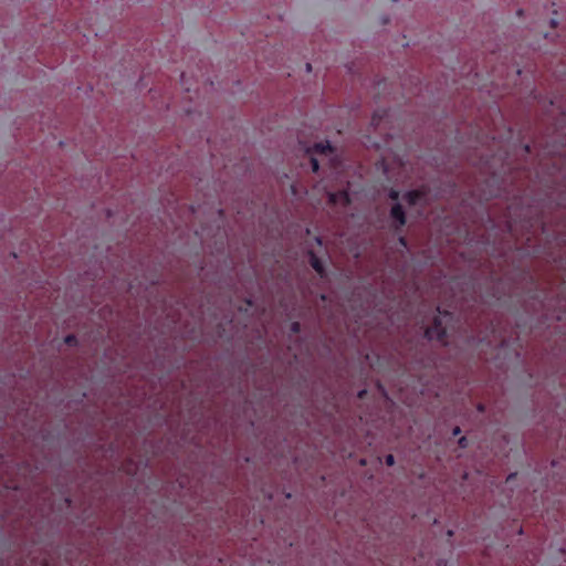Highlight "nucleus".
Instances as JSON below:
<instances>
[{"label": "nucleus", "mask_w": 566, "mask_h": 566, "mask_svg": "<svg viewBox=\"0 0 566 566\" xmlns=\"http://www.w3.org/2000/svg\"><path fill=\"white\" fill-rule=\"evenodd\" d=\"M421 198V193L419 191L412 190L408 191L402 196V200L407 202L409 206H415Z\"/></svg>", "instance_id": "4"}, {"label": "nucleus", "mask_w": 566, "mask_h": 566, "mask_svg": "<svg viewBox=\"0 0 566 566\" xmlns=\"http://www.w3.org/2000/svg\"><path fill=\"white\" fill-rule=\"evenodd\" d=\"M365 395H366V390H361V391L358 392V397L359 398H363Z\"/></svg>", "instance_id": "15"}, {"label": "nucleus", "mask_w": 566, "mask_h": 566, "mask_svg": "<svg viewBox=\"0 0 566 566\" xmlns=\"http://www.w3.org/2000/svg\"><path fill=\"white\" fill-rule=\"evenodd\" d=\"M387 465L391 467L395 464V457L392 454H388L385 459Z\"/></svg>", "instance_id": "9"}, {"label": "nucleus", "mask_w": 566, "mask_h": 566, "mask_svg": "<svg viewBox=\"0 0 566 566\" xmlns=\"http://www.w3.org/2000/svg\"><path fill=\"white\" fill-rule=\"evenodd\" d=\"M292 332L297 333L300 331V323L295 322L291 326Z\"/></svg>", "instance_id": "11"}, {"label": "nucleus", "mask_w": 566, "mask_h": 566, "mask_svg": "<svg viewBox=\"0 0 566 566\" xmlns=\"http://www.w3.org/2000/svg\"><path fill=\"white\" fill-rule=\"evenodd\" d=\"M340 196H343L347 200V195L346 193H340Z\"/></svg>", "instance_id": "22"}, {"label": "nucleus", "mask_w": 566, "mask_h": 566, "mask_svg": "<svg viewBox=\"0 0 566 566\" xmlns=\"http://www.w3.org/2000/svg\"><path fill=\"white\" fill-rule=\"evenodd\" d=\"M64 342L67 344V345H73L76 343V337L74 335H67L65 338H64Z\"/></svg>", "instance_id": "7"}, {"label": "nucleus", "mask_w": 566, "mask_h": 566, "mask_svg": "<svg viewBox=\"0 0 566 566\" xmlns=\"http://www.w3.org/2000/svg\"><path fill=\"white\" fill-rule=\"evenodd\" d=\"M399 241H400V243H401L403 247H406V244H407V243H406L405 238H400V239H399Z\"/></svg>", "instance_id": "17"}, {"label": "nucleus", "mask_w": 566, "mask_h": 566, "mask_svg": "<svg viewBox=\"0 0 566 566\" xmlns=\"http://www.w3.org/2000/svg\"><path fill=\"white\" fill-rule=\"evenodd\" d=\"M306 71L307 72H311L312 71V65L310 63H306Z\"/></svg>", "instance_id": "16"}, {"label": "nucleus", "mask_w": 566, "mask_h": 566, "mask_svg": "<svg viewBox=\"0 0 566 566\" xmlns=\"http://www.w3.org/2000/svg\"><path fill=\"white\" fill-rule=\"evenodd\" d=\"M311 165H312V170L314 172L318 171L319 169V164H318V160L316 158H311Z\"/></svg>", "instance_id": "6"}, {"label": "nucleus", "mask_w": 566, "mask_h": 566, "mask_svg": "<svg viewBox=\"0 0 566 566\" xmlns=\"http://www.w3.org/2000/svg\"><path fill=\"white\" fill-rule=\"evenodd\" d=\"M308 255H310V263H311L312 268L319 275H323L325 271H324V265H323V262L321 261V259L312 251L308 252Z\"/></svg>", "instance_id": "3"}, {"label": "nucleus", "mask_w": 566, "mask_h": 566, "mask_svg": "<svg viewBox=\"0 0 566 566\" xmlns=\"http://www.w3.org/2000/svg\"><path fill=\"white\" fill-rule=\"evenodd\" d=\"M460 432H461V429H460L459 427H455V428L453 429V432H452V433H453V436H458Z\"/></svg>", "instance_id": "13"}, {"label": "nucleus", "mask_w": 566, "mask_h": 566, "mask_svg": "<svg viewBox=\"0 0 566 566\" xmlns=\"http://www.w3.org/2000/svg\"><path fill=\"white\" fill-rule=\"evenodd\" d=\"M377 117H378V114H375L374 117H373V123L374 124H376Z\"/></svg>", "instance_id": "19"}, {"label": "nucleus", "mask_w": 566, "mask_h": 566, "mask_svg": "<svg viewBox=\"0 0 566 566\" xmlns=\"http://www.w3.org/2000/svg\"><path fill=\"white\" fill-rule=\"evenodd\" d=\"M556 23H557V22H556V20H555V19H552V20H551V24H552L553 27H555V25H556Z\"/></svg>", "instance_id": "20"}, {"label": "nucleus", "mask_w": 566, "mask_h": 566, "mask_svg": "<svg viewBox=\"0 0 566 566\" xmlns=\"http://www.w3.org/2000/svg\"><path fill=\"white\" fill-rule=\"evenodd\" d=\"M458 443H459V446H460L461 448H467V447H468V440H467V438H465V437H461V438L459 439Z\"/></svg>", "instance_id": "10"}, {"label": "nucleus", "mask_w": 566, "mask_h": 566, "mask_svg": "<svg viewBox=\"0 0 566 566\" xmlns=\"http://www.w3.org/2000/svg\"><path fill=\"white\" fill-rule=\"evenodd\" d=\"M525 151H526V153H528V151H530V146H528V145H526V146H525Z\"/></svg>", "instance_id": "21"}, {"label": "nucleus", "mask_w": 566, "mask_h": 566, "mask_svg": "<svg viewBox=\"0 0 566 566\" xmlns=\"http://www.w3.org/2000/svg\"><path fill=\"white\" fill-rule=\"evenodd\" d=\"M390 217L398 223V227H402L406 223V214L400 203H395L390 210Z\"/></svg>", "instance_id": "2"}, {"label": "nucleus", "mask_w": 566, "mask_h": 566, "mask_svg": "<svg viewBox=\"0 0 566 566\" xmlns=\"http://www.w3.org/2000/svg\"><path fill=\"white\" fill-rule=\"evenodd\" d=\"M392 2H397L398 0H391Z\"/></svg>", "instance_id": "23"}, {"label": "nucleus", "mask_w": 566, "mask_h": 566, "mask_svg": "<svg viewBox=\"0 0 566 566\" xmlns=\"http://www.w3.org/2000/svg\"><path fill=\"white\" fill-rule=\"evenodd\" d=\"M315 150L318 151V153H322V154H325L327 151H329L332 149L331 145L328 142L326 143H317L315 144Z\"/></svg>", "instance_id": "5"}, {"label": "nucleus", "mask_w": 566, "mask_h": 566, "mask_svg": "<svg viewBox=\"0 0 566 566\" xmlns=\"http://www.w3.org/2000/svg\"><path fill=\"white\" fill-rule=\"evenodd\" d=\"M516 476V473H511L509 476H507V482L511 481L512 479H514Z\"/></svg>", "instance_id": "14"}, {"label": "nucleus", "mask_w": 566, "mask_h": 566, "mask_svg": "<svg viewBox=\"0 0 566 566\" xmlns=\"http://www.w3.org/2000/svg\"><path fill=\"white\" fill-rule=\"evenodd\" d=\"M336 200H337V195L336 193H331L329 195V201L336 202Z\"/></svg>", "instance_id": "12"}, {"label": "nucleus", "mask_w": 566, "mask_h": 566, "mask_svg": "<svg viewBox=\"0 0 566 566\" xmlns=\"http://www.w3.org/2000/svg\"><path fill=\"white\" fill-rule=\"evenodd\" d=\"M389 198L391 200H398L399 199V191L395 190V189H391L389 191Z\"/></svg>", "instance_id": "8"}, {"label": "nucleus", "mask_w": 566, "mask_h": 566, "mask_svg": "<svg viewBox=\"0 0 566 566\" xmlns=\"http://www.w3.org/2000/svg\"><path fill=\"white\" fill-rule=\"evenodd\" d=\"M439 315L434 317L433 325L428 327L424 332V335L428 339H437L439 342L446 343L444 337L447 335V328L444 326V321L451 318V314L448 311L441 312L438 308Z\"/></svg>", "instance_id": "1"}, {"label": "nucleus", "mask_w": 566, "mask_h": 566, "mask_svg": "<svg viewBox=\"0 0 566 566\" xmlns=\"http://www.w3.org/2000/svg\"><path fill=\"white\" fill-rule=\"evenodd\" d=\"M315 241L317 242V244H319V245L322 244V240H321V238L316 237V238H315Z\"/></svg>", "instance_id": "18"}]
</instances>
